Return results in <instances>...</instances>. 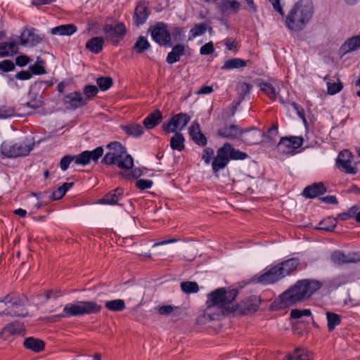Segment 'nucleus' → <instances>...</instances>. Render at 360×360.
I'll return each mask as SVG.
<instances>
[{
	"mask_svg": "<svg viewBox=\"0 0 360 360\" xmlns=\"http://www.w3.org/2000/svg\"><path fill=\"white\" fill-rule=\"evenodd\" d=\"M322 286L320 281L304 279L298 281L292 288L282 293L279 300L282 307H290L309 298Z\"/></svg>",
	"mask_w": 360,
	"mask_h": 360,
	"instance_id": "f257e3e1",
	"label": "nucleus"
},
{
	"mask_svg": "<svg viewBox=\"0 0 360 360\" xmlns=\"http://www.w3.org/2000/svg\"><path fill=\"white\" fill-rule=\"evenodd\" d=\"M314 15V6L310 0H300L293 5L285 17V24L291 31L299 32L304 29Z\"/></svg>",
	"mask_w": 360,
	"mask_h": 360,
	"instance_id": "f03ea898",
	"label": "nucleus"
},
{
	"mask_svg": "<svg viewBox=\"0 0 360 360\" xmlns=\"http://www.w3.org/2000/svg\"><path fill=\"white\" fill-rule=\"evenodd\" d=\"M109 151L102 160V162L107 165H117V167L124 170L121 174L125 177L131 176V174L125 175V173L131 169L134 166L132 157L127 154L124 147L119 142L115 141L108 145Z\"/></svg>",
	"mask_w": 360,
	"mask_h": 360,
	"instance_id": "7ed1b4c3",
	"label": "nucleus"
},
{
	"mask_svg": "<svg viewBox=\"0 0 360 360\" xmlns=\"http://www.w3.org/2000/svg\"><path fill=\"white\" fill-rule=\"evenodd\" d=\"M238 295V291L235 289L226 290L224 288H218L208 295L207 301V313L212 307L218 308L223 314L233 312L235 305L233 302Z\"/></svg>",
	"mask_w": 360,
	"mask_h": 360,
	"instance_id": "20e7f679",
	"label": "nucleus"
},
{
	"mask_svg": "<svg viewBox=\"0 0 360 360\" xmlns=\"http://www.w3.org/2000/svg\"><path fill=\"white\" fill-rule=\"evenodd\" d=\"M0 302L11 304L5 311L0 313L1 315L25 316L28 314L27 309L25 308L27 299L24 295L10 293Z\"/></svg>",
	"mask_w": 360,
	"mask_h": 360,
	"instance_id": "39448f33",
	"label": "nucleus"
},
{
	"mask_svg": "<svg viewBox=\"0 0 360 360\" xmlns=\"http://www.w3.org/2000/svg\"><path fill=\"white\" fill-rule=\"evenodd\" d=\"M34 143L32 141L13 143L4 141L1 145V153L8 158H17L27 155L33 149Z\"/></svg>",
	"mask_w": 360,
	"mask_h": 360,
	"instance_id": "423d86ee",
	"label": "nucleus"
},
{
	"mask_svg": "<svg viewBox=\"0 0 360 360\" xmlns=\"http://www.w3.org/2000/svg\"><path fill=\"white\" fill-rule=\"evenodd\" d=\"M335 165L341 172L347 174H356L360 170V162L354 160V156L349 150L339 153Z\"/></svg>",
	"mask_w": 360,
	"mask_h": 360,
	"instance_id": "0eeeda50",
	"label": "nucleus"
},
{
	"mask_svg": "<svg viewBox=\"0 0 360 360\" xmlns=\"http://www.w3.org/2000/svg\"><path fill=\"white\" fill-rule=\"evenodd\" d=\"M283 278V276L276 264L266 266L262 274H257L252 278V281L262 285H270Z\"/></svg>",
	"mask_w": 360,
	"mask_h": 360,
	"instance_id": "6e6552de",
	"label": "nucleus"
},
{
	"mask_svg": "<svg viewBox=\"0 0 360 360\" xmlns=\"http://www.w3.org/2000/svg\"><path fill=\"white\" fill-rule=\"evenodd\" d=\"M302 143L303 139L301 136L281 137L276 148L281 154L292 155Z\"/></svg>",
	"mask_w": 360,
	"mask_h": 360,
	"instance_id": "1a4fd4ad",
	"label": "nucleus"
},
{
	"mask_svg": "<svg viewBox=\"0 0 360 360\" xmlns=\"http://www.w3.org/2000/svg\"><path fill=\"white\" fill-rule=\"evenodd\" d=\"M260 89L269 98L273 100L279 99L281 102L284 101L283 92L286 91L284 85L281 82H274V84L262 82L259 84Z\"/></svg>",
	"mask_w": 360,
	"mask_h": 360,
	"instance_id": "9d476101",
	"label": "nucleus"
},
{
	"mask_svg": "<svg viewBox=\"0 0 360 360\" xmlns=\"http://www.w3.org/2000/svg\"><path fill=\"white\" fill-rule=\"evenodd\" d=\"M189 120L188 114H176L168 122L163 124L162 128L167 133H174L185 127Z\"/></svg>",
	"mask_w": 360,
	"mask_h": 360,
	"instance_id": "9b49d317",
	"label": "nucleus"
},
{
	"mask_svg": "<svg viewBox=\"0 0 360 360\" xmlns=\"http://www.w3.org/2000/svg\"><path fill=\"white\" fill-rule=\"evenodd\" d=\"M90 311V302H78L76 304H68L63 308L60 317H69L89 314Z\"/></svg>",
	"mask_w": 360,
	"mask_h": 360,
	"instance_id": "f8f14e48",
	"label": "nucleus"
},
{
	"mask_svg": "<svg viewBox=\"0 0 360 360\" xmlns=\"http://www.w3.org/2000/svg\"><path fill=\"white\" fill-rule=\"evenodd\" d=\"M151 37L160 45H167L171 40L170 34L164 23H158L151 29Z\"/></svg>",
	"mask_w": 360,
	"mask_h": 360,
	"instance_id": "ddd939ff",
	"label": "nucleus"
},
{
	"mask_svg": "<svg viewBox=\"0 0 360 360\" xmlns=\"http://www.w3.org/2000/svg\"><path fill=\"white\" fill-rule=\"evenodd\" d=\"M42 39L35 29L27 28L21 32L20 41L22 46L32 47L40 43Z\"/></svg>",
	"mask_w": 360,
	"mask_h": 360,
	"instance_id": "4468645a",
	"label": "nucleus"
},
{
	"mask_svg": "<svg viewBox=\"0 0 360 360\" xmlns=\"http://www.w3.org/2000/svg\"><path fill=\"white\" fill-rule=\"evenodd\" d=\"M330 259L334 264L339 266L348 263H356L359 261L356 254H345L340 250L333 252L330 255Z\"/></svg>",
	"mask_w": 360,
	"mask_h": 360,
	"instance_id": "2eb2a0df",
	"label": "nucleus"
},
{
	"mask_svg": "<svg viewBox=\"0 0 360 360\" xmlns=\"http://www.w3.org/2000/svg\"><path fill=\"white\" fill-rule=\"evenodd\" d=\"M242 140L248 145L258 144L262 142V132L257 128H251L242 130Z\"/></svg>",
	"mask_w": 360,
	"mask_h": 360,
	"instance_id": "dca6fc26",
	"label": "nucleus"
},
{
	"mask_svg": "<svg viewBox=\"0 0 360 360\" xmlns=\"http://www.w3.org/2000/svg\"><path fill=\"white\" fill-rule=\"evenodd\" d=\"M24 330V325L20 321L6 324L0 332V337L6 339L11 335L20 334Z\"/></svg>",
	"mask_w": 360,
	"mask_h": 360,
	"instance_id": "f3484780",
	"label": "nucleus"
},
{
	"mask_svg": "<svg viewBox=\"0 0 360 360\" xmlns=\"http://www.w3.org/2000/svg\"><path fill=\"white\" fill-rule=\"evenodd\" d=\"M229 160L222 147L219 148L217 152V156L214 158L212 163V168L214 173L218 172L220 169L224 168Z\"/></svg>",
	"mask_w": 360,
	"mask_h": 360,
	"instance_id": "a211bd4d",
	"label": "nucleus"
},
{
	"mask_svg": "<svg viewBox=\"0 0 360 360\" xmlns=\"http://www.w3.org/2000/svg\"><path fill=\"white\" fill-rule=\"evenodd\" d=\"M283 360H314V354L307 348L299 347L292 354L286 355Z\"/></svg>",
	"mask_w": 360,
	"mask_h": 360,
	"instance_id": "6ab92c4d",
	"label": "nucleus"
},
{
	"mask_svg": "<svg viewBox=\"0 0 360 360\" xmlns=\"http://www.w3.org/2000/svg\"><path fill=\"white\" fill-rule=\"evenodd\" d=\"M64 103L68 108L75 109L83 105L84 101L81 93L75 91L65 96Z\"/></svg>",
	"mask_w": 360,
	"mask_h": 360,
	"instance_id": "aec40b11",
	"label": "nucleus"
},
{
	"mask_svg": "<svg viewBox=\"0 0 360 360\" xmlns=\"http://www.w3.org/2000/svg\"><path fill=\"white\" fill-rule=\"evenodd\" d=\"M300 264L297 258L292 257L277 264L283 278L294 271Z\"/></svg>",
	"mask_w": 360,
	"mask_h": 360,
	"instance_id": "412c9836",
	"label": "nucleus"
},
{
	"mask_svg": "<svg viewBox=\"0 0 360 360\" xmlns=\"http://www.w3.org/2000/svg\"><path fill=\"white\" fill-rule=\"evenodd\" d=\"M360 49V34L348 38L340 46V52L346 54Z\"/></svg>",
	"mask_w": 360,
	"mask_h": 360,
	"instance_id": "4be33fe9",
	"label": "nucleus"
},
{
	"mask_svg": "<svg viewBox=\"0 0 360 360\" xmlns=\"http://www.w3.org/2000/svg\"><path fill=\"white\" fill-rule=\"evenodd\" d=\"M105 32L112 39H119L124 36L127 30L124 23L119 22L115 25H106Z\"/></svg>",
	"mask_w": 360,
	"mask_h": 360,
	"instance_id": "5701e85b",
	"label": "nucleus"
},
{
	"mask_svg": "<svg viewBox=\"0 0 360 360\" xmlns=\"http://www.w3.org/2000/svg\"><path fill=\"white\" fill-rule=\"evenodd\" d=\"M225 150V153L228 157L229 160H245L248 155L246 153L240 151L238 149L234 148L230 143H226L222 146Z\"/></svg>",
	"mask_w": 360,
	"mask_h": 360,
	"instance_id": "b1692460",
	"label": "nucleus"
},
{
	"mask_svg": "<svg viewBox=\"0 0 360 360\" xmlns=\"http://www.w3.org/2000/svg\"><path fill=\"white\" fill-rule=\"evenodd\" d=\"M326 189L323 183L314 184L307 186L303 191V195L308 198H314L318 195H322Z\"/></svg>",
	"mask_w": 360,
	"mask_h": 360,
	"instance_id": "393cba45",
	"label": "nucleus"
},
{
	"mask_svg": "<svg viewBox=\"0 0 360 360\" xmlns=\"http://www.w3.org/2000/svg\"><path fill=\"white\" fill-rule=\"evenodd\" d=\"M122 195L123 190L117 188L106 194L103 198L98 200V202L101 204L116 205L122 198Z\"/></svg>",
	"mask_w": 360,
	"mask_h": 360,
	"instance_id": "a878e982",
	"label": "nucleus"
},
{
	"mask_svg": "<svg viewBox=\"0 0 360 360\" xmlns=\"http://www.w3.org/2000/svg\"><path fill=\"white\" fill-rule=\"evenodd\" d=\"M186 48L187 46L183 44H178L174 46L167 55V62L169 64L178 62L181 57L185 54Z\"/></svg>",
	"mask_w": 360,
	"mask_h": 360,
	"instance_id": "bb28decb",
	"label": "nucleus"
},
{
	"mask_svg": "<svg viewBox=\"0 0 360 360\" xmlns=\"http://www.w3.org/2000/svg\"><path fill=\"white\" fill-rule=\"evenodd\" d=\"M278 136V125L277 122H275L271 124L266 133L262 132V142L275 143Z\"/></svg>",
	"mask_w": 360,
	"mask_h": 360,
	"instance_id": "cd10ccee",
	"label": "nucleus"
},
{
	"mask_svg": "<svg viewBox=\"0 0 360 360\" xmlns=\"http://www.w3.org/2000/svg\"><path fill=\"white\" fill-rule=\"evenodd\" d=\"M189 134L193 141L199 146H204L207 144V139L200 131L198 124H193L189 128Z\"/></svg>",
	"mask_w": 360,
	"mask_h": 360,
	"instance_id": "c85d7f7f",
	"label": "nucleus"
},
{
	"mask_svg": "<svg viewBox=\"0 0 360 360\" xmlns=\"http://www.w3.org/2000/svg\"><path fill=\"white\" fill-rule=\"evenodd\" d=\"M242 133V129H240L238 126L234 124L225 126L218 131V134L220 136L227 139H236Z\"/></svg>",
	"mask_w": 360,
	"mask_h": 360,
	"instance_id": "c756f323",
	"label": "nucleus"
},
{
	"mask_svg": "<svg viewBox=\"0 0 360 360\" xmlns=\"http://www.w3.org/2000/svg\"><path fill=\"white\" fill-rule=\"evenodd\" d=\"M219 8L224 15H229L238 12L240 8V4L236 1H222L220 3Z\"/></svg>",
	"mask_w": 360,
	"mask_h": 360,
	"instance_id": "7c9ffc66",
	"label": "nucleus"
},
{
	"mask_svg": "<svg viewBox=\"0 0 360 360\" xmlns=\"http://www.w3.org/2000/svg\"><path fill=\"white\" fill-rule=\"evenodd\" d=\"M77 31V27L72 24L61 25L53 27L51 33L54 35H72Z\"/></svg>",
	"mask_w": 360,
	"mask_h": 360,
	"instance_id": "2f4dec72",
	"label": "nucleus"
},
{
	"mask_svg": "<svg viewBox=\"0 0 360 360\" xmlns=\"http://www.w3.org/2000/svg\"><path fill=\"white\" fill-rule=\"evenodd\" d=\"M24 346L25 348L30 349L34 352H39L44 348V342L34 338H27L24 341Z\"/></svg>",
	"mask_w": 360,
	"mask_h": 360,
	"instance_id": "473e14b6",
	"label": "nucleus"
},
{
	"mask_svg": "<svg viewBox=\"0 0 360 360\" xmlns=\"http://www.w3.org/2000/svg\"><path fill=\"white\" fill-rule=\"evenodd\" d=\"M18 46L14 41H4L0 43V56L1 57L9 56L16 53Z\"/></svg>",
	"mask_w": 360,
	"mask_h": 360,
	"instance_id": "72a5a7b5",
	"label": "nucleus"
},
{
	"mask_svg": "<svg viewBox=\"0 0 360 360\" xmlns=\"http://www.w3.org/2000/svg\"><path fill=\"white\" fill-rule=\"evenodd\" d=\"M148 16V13L146 7L143 4H139L136 6L134 15V22L137 25H141L147 20Z\"/></svg>",
	"mask_w": 360,
	"mask_h": 360,
	"instance_id": "f704fd0d",
	"label": "nucleus"
},
{
	"mask_svg": "<svg viewBox=\"0 0 360 360\" xmlns=\"http://www.w3.org/2000/svg\"><path fill=\"white\" fill-rule=\"evenodd\" d=\"M121 127L127 134L133 136H140L143 134V127L136 123L122 125Z\"/></svg>",
	"mask_w": 360,
	"mask_h": 360,
	"instance_id": "c9c22d12",
	"label": "nucleus"
},
{
	"mask_svg": "<svg viewBox=\"0 0 360 360\" xmlns=\"http://www.w3.org/2000/svg\"><path fill=\"white\" fill-rule=\"evenodd\" d=\"M246 66V62L240 58H234L226 60L221 66L224 70H230L233 69L243 68Z\"/></svg>",
	"mask_w": 360,
	"mask_h": 360,
	"instance_id": "e433bc0d",
	"label": "nucleus"
},
{
	"mask_svg": "<svg viewBox=\"0 0 360 360\" xmlns=\"http://www.w3.org/2000/svg\"><path fill=\"white\" fill-rule=\"evenodd\" d=\"M327 326L328 331L331 332L334 330L335 327L340 324L341 316L332 311H327L326 314Z\"/></svg>",
	"mask_w": 360,
	"mask_h": 360,
	"instance_id": "4c0bfd02",
	"label": "nucleus"
},
{
	"mask_svg": "<svg viewBox=\"0 0 360 360\" xmlns=\"http://www.w3.org/2000/svg\"><path fill=\"white\" fill-rule=\"evenodd\" d=\"M162 120V114H149L143 120L144 127L150 129L160 124Z\"/></svg>",
	"mask_w": 360,
	"mask_h": 360,
	"instance_id": "58836bf2",
	"label": "nucleus"
},
{
	"mask_svg": "<svg viewBox=\"0 0 360 360\" xmlns=\"http://www.w3.org/2000/svg\"><path fill=\"white\" fill-rule=\"evenodd\" d=\"M170 146L173 150L181 151L184 148V137L180 133H175L171 138Z\"/></svg>",
	"mask_w": 360,
	"mask_h": 360,
	"instance_id": "ea45409f",
	"label": "nucleus"
},
{
	"mask_svg": "<svg viewBox=\"0 0 360 360\" xmlns=\"http://www.w3.org/2000/svg\"><path fill=\"white\" fill-rule=\"evenodd\" d=\"M73 183H64L61 186L58 188L57 190L53 191L50 195V199L53 200H58L61 199L66 192L72 188Z\"/></svg>",
	"mask_w": 360,
	"mask_h": 360,
	"instance_id": "a19ab883",
	"label": "nucleus"
},
{
	"mask_svg": "<svg viewBox=\"0 0 360 360\" xmlns=\"http://www.w3.org/2000/svg\"><path fill=\"white\" fill-rule=\"evenodd\" d=\"M105 307L112 311H121L125 308V303L121 299L112 300L105 302Z\"/></svg>",
	"mask_w": 360,
	"mask_h": 360,
	"instance_id": "79ce46f5",
	"label": "nucleus"
},
{
	"mask_svg": "<svg viewBox=\"0 0 360 360\" xmlns=\"http://www.w3.org/2000/svg\"><path fill=\"white\" fill-rule=\"evenodd\" d=\"M181 289L186 294L196 293L199 290V287L195 282L186 281L181 283Z\"/></svg>",
	"mask_w": 360,
	"mask_h": 360,
	"instance_id": "37998d69",
	"label": "nucleus"
},
{
	"mask_svg": "<svg viewBox=\"0 0 360 360\" xmlns=\"http://www.w3.org/2000/svg\"><path fill=\"white\" fill-rule=\"evenodd\" d=\"M32 74L44 75L46 73L44 68V61L40 58H37V63L30 66Z\"/></svg>",
	"mask_w": 360,
	"mask_h": 360,
	"instance_id": "c03bdc74",
	"label": "nucleus"
},
{
	"mask_svg": "<svg viewBox=\"0 0 360 360\" xmlns=\"http://www.w3.org/2000/svg\"><path fill=\"white\" fill-rule=\"evenodd\" d=\"M75 156V163L76 165H86L90 162V151L85 150L78 155Z\"/></svg>",
	"mask_w": 360,
	"mask_h": 360,
	"instance_id": "a18cd8bd",
	"label": "nucleus"
},
{
	"mask_svg": "<svg viewBox=\"0 0 360 360\" xmlns=\"http://www.w3.org/2000/svg\"><path fill=\"white\" fill-rule=\"evenodd\" d=\"M96 84L99 89L105 91L112 85V79L110 77H101L96 79Z\"/></svg>",
	"mask_w": 360,
	"mask_h": 360,
	"instance_id": "49530a36",
	"label": "nucleus"
},
{
	"mask_svg": "<svg viewBox=\"0 0 360 360\" xmlns=\"http://www.w3.org/2000/svg\"><path fill=\"white\" fill-rule=\"evenodd\" d=\"M150 47V44L146 38L144 37H140L136 44H134V49L138 52L141 53L148 49Z\"/></svg>",
	"mask_w": 360,
	"mask_h": 360,
	"instance_id": "de8ad7c7",
	"label": "nucleus"
},
{
	"mask_svg": "<svg viewBox=\"0 0 360 360\" xmlns=\"http://www.w3.org/2000/svg\"><path fill=\"white\" fill-rule=\"evenodd\" d=\"M206 31V27L203 24L195 25L189 32L188 39L191 40L194 38L202 35Z\"/></svg>",
	"mask_w": 360,
	"mask_h": 360,
	"instance_id": "09e8293b",
	"label": "nucleus"
},
{
	"mask_svg": "<svg viewBox=\"0 0 360 360\" xmlns=\"http://www.w3.org/2000/svg\"><path fill=\"white\" fill-rule=\"evenodd\" d=\"M103 39L102 37L91 38V52L98 53L103 47Z\"/></svg>",
	"mask_w": 360,
	"mask_h": 360,
	"instance_id": "8fccbe9b",
	"label": "nucleus"
},
{
	"mask_svg": "<svg viewBox=\"0 0 360 360\" xmlns=\"http://www.w3.org/2000/svg\"><path fill=\"white\" fill-rule=\"evenodd\" d=\"M311 315V312L309 309H292L290 311V317L292 319H300L302 316H310Z\"/></svg>",
	"mask_w": 360,
	"mask_h": 360,
	"instance_id": "3c124183",
	"label": "nucleus"
},
{
	"mask_svg": "<svg viewBox=\"0 0 360 360\" xmlns=\"http://www.w3.org/2000/svg\"><path fill=\"white\" fill-rule=\"evenodd\" d=\"M328 93L334 95L340 92L342 89V84L339 81L337 82H327Z\"/></svg>",
	"mask_w": 360,
	"mask_h": 360,
	"instance_id": "603ef678",
	"label": "nucleus"
},
{
	"mask_svg": "<svg viewBox=\"0 0 360 360\" xmlns=\"http://www.w3.org/2000/svg\"><path fill=\"white\" fill-rule=\"evenodd\" d=\"M335 227V224L333 219L328 218L320 222L319 229L327 231H332Z\"/></svg>",
	"mask_w": 360,
	"mask_h": 360,
	"instance_id": "864d4df0",
	"label": "nucleus"
},
{
	"mask_svg": "<svg viewBox=\"0 0 360 360\" xmlns=\"http://www.w3.org/2000/svg\"><path fill=\"white\" fill-rule=\"evenodd\" d=\"M245 309L249 313L255 312L259 309V302L256 298L254 297L252 300H250L249 301L245 302Z\"/></svg>",
	"mask_w": 360,
	"mask_h": 360,
	"instance_id": "5fc2aeb1",
	"label": "nucleus"
},
{
	"mask_svg": "<svg viewBox=\"0 0 360 360\" xmlns=\"http://www.w3.org/2000/svg\"><path fill=\"white\" fill-rule=\"evenodd\" d=\"M75 161V156L73 155H65L60 162V167L63 171H65L70 166L72 162Z\"/></svg>",
	"mask_w": 360,
	"mask_h": 360,
	"instance_id": "6e6d98bb",
	"label": "nucleus"
},
{
	"mask_svg": "<svg viewBox=\"0 0 360 360\" xmlns=\"http://www.w3.org/2000/svg\"><path fill=\"white\" fill-rule=\"evenodd\" d=\"M224 44L226 49L231 51H235L238 48V43L235 39L226 38L224 40Z\"/></svg>",
	"mask_w": 360,
	"mask_h": 360,
	"instance_id": "4d7b16f0",
	"label": "nucleus"
},
{
	"mask_svg": "<svg viewBox=\"0 0 360 360\" xmlns=\"http://www.w3.org/2000/svg\"><path fill=\"white\" fill-rule=\"evenodd\" d=\"M214 51L213 43L210 41L203 45L200 49V53L201 55H210Z\"/></svg>",
	"mask_w": 360,
	"mask_h": 360,
	"instance_id": "13d9d810",
	"label": "nucleus"
},
{
	"mask_svg": "<svg viewBox=\"0 0 360 360\" xmlns=\"http://www.w3.org/2000/svg\"><path fill=\"white\" fill-rule=\"evenodd\" d=\"M153 185V181L149 179H139L136 182V186L141 190H145L147 188H150Z\"/></svg>",
	"mask_w": 360,
	"mask_h": 360,
	"instance_id": "bf43d9fd",
	"label": "nucleus"
},
{
	"mask_svg": "<svg viewBox=\"0 0 360 360\" xmlns=\"http://www.w3.org/2000/svg\"><path fill=\"white\" fill-rule=\"evenodd\" d=\"M15 68V65L11 60H5L0 62V70L4 72H9Z\"/></svg>",
	"mask_w": 360,
	"mask_h": 360,
	"instance_id": "052dcab7",
	"label": "nucleus"
},
{
	"mask_svg": "<svg viewBox=\"0 0 360 360\" xmlns=\"http://www.w3.org/2000/svg\"><path fill=\"white\" fill-rule=\"evenodd\" d=\"M214 155V150L211 148H207L204 149L202 152V158L204 160L205 162L209 164L212 156Z\"/></svg>",
	"mask_w": 360,
	"mask_h": 360,
	"instance_id": "680f3d73",
	"label": "nucleus"
},
{
	"mask_svg": "<svg viewBox=\"0 0 360 360\" xmlns=\"http://www.w3.org/2000/svg\"><path fill=\"white\" fill-rule=\"evenodd\" d=\"M30 58L27 56H20L15 59V63L18 66L23 67L28 64Z\"/></svg>",
	"mask_w": 360,
	"mask_h": 360,
	"instance_id": "e2e57ef3",
	"label": "nucleus"
},
{
	"mask_svg": "<svg viewBox=\"0 0 360 360\" xmlns=\"http://www.w3.org/2000/svg\"><path fill=\"white\" fill-rule=\"evenodd\" d=\"M103 153V148L101 146L91 150V160L97 161L99 158L102 156Z\"/></svg>",
	"mask_w": 360,
	"mask_h": 360,
	"instance_id": "0e129e2a",
	"label": "nucleus"
},
{
	"mask_svg": "<svg viewBox=\"0 0 360 360\" xmlns=\"http://www.w3.org/2000/svg\"><path fill=\"white\" fill-rule=\"evenodd\" d=\"M158 312L162 315L170 314L174 311V307L171 305L161 306L158 307Z\"/></svg>",
	"mask_w": 360,
	"mask_h": 360,
	"instance_id": "69168bd1",
	"label": "nucleus"
},
{
	"mask_svg": "<svg viewBox=\"0 0 360 360\" xmlns=\"http://www.w3.org/2000/svg\"><path fill=\"white\" fill-rule=\"evenodd\" d=\"M15 77L20 80L30 79L32 77V73L29 71H20L15 75Z\"/></svg>",
	"mask_w": 360,
	"mask_h": 360,
	"instance_id": "338daca9",
	"label": "nucleus"
},
{
	"mask_svg": "<svg viewBox=\"0 0 360 360\" xmlns=\"http://www.w3.org/2000/svg\"><path fill=\"white\" fill-rule=\"evenodd\" d=\"M269 1L271 4V5L273 6L274 8L277 12H278L281 15L283 16L284 15V12L283 11L282 7L281 6L280 0H269Z\"/></svg>",
	"mask_w": 360,
	"mask_h": 360,
	"instance_id": "774afa93",
	"label": "nucleus"
}]
</instances>
